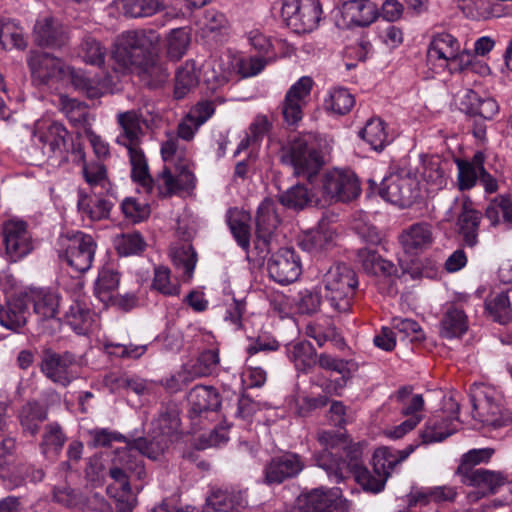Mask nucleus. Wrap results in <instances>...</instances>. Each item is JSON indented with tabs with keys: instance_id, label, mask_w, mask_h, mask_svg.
I'll use <instances>...</instances> for the list:
<instances>
[{
	"instance_id": "obj_12",
	"label": "nucleus",
	"mask_w": 512,
	"mask_h": 512,
	"mask_svg": "<svg viewBox=\"0 0 512 512\" xmlns=\"http://www.w3.org/2000/svg\"><path fill=\"white\" fill-rule=\"evenodd\" d=\"M75 363L74 354L68 351L57 353L46 348L42 352L40 371L53 383L66 387L74 379L72 368Z\"/></svg>"
},
{
	"instance_id": "obj_64",
	"label": "nucleus",
	"mask_w": 512,
	"mask_h": 512,
	"mask_svg": "<svg viewBox=\"0 0 512 512\" xmlns=\"http://www.w3.org/2000/svg\"><path fill=\"white\" fill-rule=\"evenodd\" d=\"M354 104V96L345 88L333 89L325 100L326 109L339 115L348 113Z\"/></svg>"
},
{
	"instance_id": "obj_52",
	"label": "nucleus",
	"mask_w": 512,
	"mask_h": 512,
	"mask_svg": "<svg viewBox=\"0 0 512 512\" xmlns=\"http://www.w3.org/2000/svg\"><path fill=\"white\" fill-rule=\"evenodd\" d=\"M332 497L320 489L301 495L297 499L299 512H331Z\"/></svg>"
},
{
	"instance_id": "obj_3",
	"label": "nucleus",
	"mask_w": 512,
	"mask_h": 512,
	"mask_svg": "<svg viewBox=\"0 0 512 512\" xmlns=\"http://www.w3.org/2000/svg\"><path fill=\"white\" fill-rule=\"evenodd\" d=\"M324 147L325 141L320 136L305 133L282 148L281 161L291 165L295 175L305 177L311 184L324 165Z\"/></svg>"
},
{
	"instance_id": "obj_36",
	"label": "nucleus",
	"mask_w": 512,
	"mask_h": 512,
	"mask_svg": "<svg viewBox=\"0 0 512 512\" xmlns=\"http://www.w3.org/2000/svg\"><path fill=\"white\" fill-rule=\"evenodd\" d=\"M47 408L37 401H28L22 405L18 412L17 418L24 434L35 436L41 424L47 419Z\"/></svg>"
},
{
	"instance_id": "obj_16",
	"label": "nucleus",
	"mask_w": 512,
	"mask_h": 512,
	"mask_svg": "<svg viewBox=\"0 0 512 512\" xmlns=\"http://www.w3.org/2000/svg\"><path fill=\"white\" fill-rule=\"evenodd\" d=\"M127 449H117L112 459V466L109 469V476L120 484L121 490L125 494L131 491L130 477L134 476L138 480H144L147 477L144 464L136 459L129 457Z\"/></svg>"
},
{
	"instance_id": "obj_42",
	"label": "nucleus",
	"mask_w": 512,
	"mask_h": 512,
	"mask_svg": "<svg viewBox=\"0 0 512 512\" xmlns=\"http://www.w3.org/2000/svg\"><path fill=\"white\" fill-rule=\"evenodd\" d=\"M509 293H512V288L507 291L492 293L485 301L486 311L494 321L500 324H506L512 320Z\"/></svg>"
},
{
	"instance_id": "obj_22",
	"label": "nucleus",
	"mask_w": 512,
	"mask_h": 512,
	"mask_svg": "<svg viewBox=\"0 0 512 512\" xmlns=\"http://www.w3.org/2000/svg\"><path fill=\"white\" fill-rule=\"evenodd\" d=\"M462 57L459 42L454 36L448 33H440L433 37L428 49L430 60H443L451 71H456L463 69L460 65Z\"/></svg>"
},
{
	"instance_id": "obj_32",
	"label": "nucleus",
	"mask_w": 512,
	"mask_h": 512,
	"mask_svg": "<svg viewBox=\"0 0 512 512\" xmlns=\"http://www.w3.org/2000/svg\"><path fill=\"white\" fill-rule=\"evenodd\" d=\"M27 315V303L21 296L0 303V325L8 330L18 332L26 324Z\"/></svg>"
},
{
	"instance_id": "obj_56",
	"label": "nucleus",
	"mask_w": 512,
	"mask_h": 512,
	"mask_svg": "<svg viewBox=\"0 0 512 512\" xmlns=\"http://www.w3.org/2000/svg\"><path fill=\"white\" fill-rule=\"evenodd\" d=\"M107 49L92 35H85L78 47V54L82 60L90 65L98 66L104 64Z\"/></svg>"
},
{
	"instance_id": "obj_51",
	"label": "nucleus",
	"mask_w": 512,
	"mask_h": 512,
	"mask_svg": "<svg viewBox=\"0 0 512 512\" xmlns=\"http://www.w3.org/2000/svg\"><path fill=\"white\" fill-rule=\"evenodd\" d=\"M127 150L132 166L131 175L133 180L139 182L146 188L147 192H150L154 184L149 174L147 160L141 146L128 148Z\"/></svg>"
},
{
	"instance_id": "obj_21",
	"label": "nucleus",
	"mask_w": 512,
	"mask_h": 512,
	"mask_svg": "<svg viewBox=\"0 0 512 512\" xmlns=\"http://www.w3.org/2000/svg\"><path fill=\"white\" fill-rule=\"evenodd\" d=\"M117 124L120 132L116 137V143L126 149L141 146L145 135L143 125L145 120L142 115L134 110L117 114Z\"/></svg>"
},
{
	"instance_id": "obj_34",
	"label": "nucleus",
	"mask_w": 512,
	"mask_h": 512,
	"mask_svg": "<svg viewBox=\"0 0 512 512\" xmlns=\"http://www.w3.org/2000/svg\"><path fill=\"white\" fill-rule=\"evenodd\" d=\"M104 192L100 191L98 194L94 192V195L79 192L77 206L82 217H86L90 221H99L109 217L113 204L102 196Z\"/></svg>"
},
{
	"instance_id": "obj_11",
	"label": "nucleus",
	"mask_w": 512,
	"mask_h": 512,
	"mask_svg": "<svg viewBox=\"0 0 512 512\" xmlns=\"http://www.w3.org/2000/svg\"><path fill=\"white\" fill-rule=\"evenodd\" d=\"M496 392L483 384H474L470 388V400L474 419L485 425L500 427L503 423L500 404Z\"/></svg>"
},
{
	"instance_id": "obj_7",
	"label": "nucleus",
	"mask_w": 512,
	"mask_h": 512,
	"mask_svg": "<svg viewBox=\"0 0 512 512\" xmlns=\"http://www.w3.org/2000/svg\"><path fill=\"white\" fill-rule=\"evenodd\" d=\"M160 37L155 30H132L122 33L112 53L114 61L123 69L131 68L149 54Z\"/></svg>"
},
{
	"instance_id": "obj_38",
	"label": "nucleus",
	"mask_w": 512,
	"mask_h": 512,
	"mask_svg": "<svg viewBox=\"0 0 512 512\" xmlns=\"http://www.w3.org/2000/svg\"><path fill=\"white\" fill-rule=\"evenodd\" d=\"M153 432L159 438H166L169 443L176 437L180 428L179 411L175 404L163 406L158 417L153 421Z\"/></svg>"
},
{
	"instance_id": "obj_48",
	"label": "nucleus",
	"mask_w": 512,
	"mask_h": 512,
	"mask_svg": "<svg viewBox=\"0 0 512 512\" xmlns=\"http://www.w3.org/2000/svg\"><path fill=\"white\" fill-rule=\"evenodd\" d=\"M60 110L73 126L90 128L88 106L75 98L66 95L60 97Z\"/></svg>"
},
{
	"instance_id": "obj_19",
	"label": "nucleus",
	"mask_w": 512,
	"mask_h": 512,
	"mask_svg": "<svg viewBox=\"0 0 512 512\" xmlns=\"http://www.w3.org/2000/svg\"><path fill=\"white\" fill-rule=\"evenodd\" d=\"M269 276L277 283L286 285L294 282L301 274L300 259L290 248L279 249L268 261Z\"/></svg>"
},
{
	"instance_id": "obj_23",
	"label": "nucleus",
	"mask_w": 512,
	"mask_h": 512,
	"mask_svg": "<svg viewBox=\"0 0 512 512\" xmlns=\"http://www.w3.org/2000/svg\"><path fill=\"white\" fill-rule=\"evenodd\" d=\"M139 62L140 63H135L127 70L136 72L144 85L149 88H158L168 80V68L152 51Z\"/></svg>"
},
{
	"instance_id": "obj_24",
	"label": "nucleus",
	"mask_w": 512,
	"mask_h": 512,
	"mask_svg": "<svg viewBox=\"0 0 512 512\" xmlns=\"http://www.w3.org/2000/svg\"><path fill=\"white\" fill-rule=\"evenodd\" d=\"M457 474L461 477L463 484L477 487L483 493L493 494L506 482V477L501 472L491 471L484 468L467 470L465 466L458 467Z\"/></svg>"
},
{
	"instance_id": "obj_1",
	"label": "nucleus",
	"mask_w": 512,
	"mask_h": 512,
	"mask_svg": "<svg viewBox=\"0 0 512 512\" xmlns=\"http://www.w3.org/2000/svg\"><path fill=\"white\" fill-rule=\"evenodd\" d=\"M413 451V445H409L403 450L378 448L373 454V472H370L363 465L360 447L355 444L348 447L344 445L343 456L340 457L341 480L351 474L365 491L378 493L384 489L385 483L395 467L405 461Z\"/></svg>"
},
{
	"instance_id": "obj_14",
	"label": "nucleus",
	"mask_w": 512,
	"mask_h": 512,
	"mask_svg": "<svg viewBox=\"0 0 512 512\" xmlns=\"http://www.w3.org/2000/svg\"><path fill=\"white\" fill-rule=\"evenodd\" d=\"M312 87V78L303 76L289 88L281 104L285 123L296 125L302 120L303 108L307 104Z\"/></svg>"
},
{
	"instance_id": "obj_15",
	"label": "nucleus",
	"mask_w": 512,
	"mask_h": 512,
	"mask_svg": "<svg viewBox=\"0 0 512 512\" xmlns=\"http://www.w3.org/2000/svg\"><path fill=\"white\" fill-rule=\"evenodd\" d=\"M188 402L193 425H200L203 419H208L222 407L221 397L212 386L196 385L188 394Z\"/></svg>"
},
{
	"instance_id": "obj_29",
	"label": "nucleus",
	"mask_w": 512,
	"mask_h": 512,
	"mask_svg": "<svg viewBox=\"0 0 512 512\" xmlns=\"http://www.w3.org/2000/svg\"><path fill=\"white\" fill-rule=\"evenodd\" d=\"M480 221L481 214L473 207L472 201L467 197L463 198L457 226L464 243L469 247L475 246L478 242Z\"/></svg>"
},
{
	"instance_id": "obj_17",
	"label": "nucleus",
	"mask_w": 512,
	"mask_h": 512,
	"mask_svg": "<svg viewBox=\"0 0 512 512\" xmlns=\"http://www.w3.org/2000/svg\"><path fill=\"white\" fill-rule=\"evenodd\" d=\"M304 467L305 463L302 457L293 452L273 457L264 467V483L279 485L298 476Z\"/></svg>"
},
{
	"instance_id": "obj_5",
	"label": "nucleus",
	"mask_w": 512,
	"mask_h": 512,
	"mask_svg": "<svg viewBox=\"0 0 512 512\" xmlns=\"http://www.w3.org/2000/svg\"><path fill=\"white\" fill-rule=\"evenodd\" d=\"M317 189L320 207L336 202H349L356 199L361 192L357 175L349 169H332L318 174L310 184Z\"/></svg>"
},
{
	"instance_id": "obj_53",
	"label": "nucleus",
	"mask_w": 512,
	"mask_h": 512,
	"mask_svg": "<svg viewBox=\"0 0 512 512\" xmlns=\"http://www.w3.org/2000/svg\"><path fill=\"white\" fill-rule=\"evenodd\" d=\"M66 436L58 423H49L44 428L40 444L42 453L47 458H55L62 450Z\"/></svg>"
},
{
	"instance_id": "obj_13",
	"label": "nucleus",
	"mask_w": 512,
	"mask_h": 512,
	"mask_svg": "<svg viewBox=\"0 0 512 512\" xmlns=\"http://www.w3.org/2000/svg\"><path fill=\"white\" fill-rule=\"evenodd\" d=\"M33 41L37 46L50 49H61L70 40L69 28L57 18L44 16L37 19L33 32Z\"/></svg>"
},
{
	"instance_id": "obj_61",
	"label": "nucleus",
	"mask_w": 512,
	"mask_h": 512,
	"mask_svg": "<svg viewBox=\"0 0 512 512\" xmlns=\"http://www.w3.org/2000/svg\"><path fill=\"white\" fill-rule=\"evenodd\" d=\"M0 43L4 47L24 49L27 41L23 29L13 20L0 19Z\"/></svg>"
},
{
	"instance_id": "obj_27",
	"label": "nucleus",
	"mask_w": 512,
	"mask_h": 512,
	"mask_svg": "<svg viewBox=\"0 0 512 512\" xmlns=\"http://www.w3.org/2000/svg\"><path fill=\"white\" fill-rule=\"evenodd\" d=\"M341 14L347 27H365L376 19V6L370 0H347L342 3Z\"/></svg>"
},
{
	"instance_id": "obj_44",
	"label": "nucleus",
	"mask_w": 512,
	"mask_h": 512,
	"mask_svg": "<svg viewBox=\"0 0 512 512\" xmlns=\"http://www.w3.org/2000/svg\"><path fill=\"white\" fill-rule=\"evenodd\" d=\"M117 8L131 18L150 17L164 8L162 0H117Z\"/></svg>"
},
{
	"instance_id": "obj_54",
	"label": "nucleus",
	"mask_w": 512,
	"mask_h": 512,
	"mask_svg": "<svg viewBox=\"0 0 512 512\" xmlns=\"http://www.w3.org/2000/svg\"><path fill=\"white\" fill-rule=\"evenodd\" d=\"M279 223L280 218L276 212L274 201L269 198L262 201L256 215V232L273 236Z\"/></svg>"
},
{
	"instance_id": "obj_20",
	"label": "nucleus",
	"mask_w": 512,
	"mask_h": 512,
	"mask_svg": "<svg viewBox=\"0 0 512 512\" xmlns=\"http://www.w3.org/2000/svg\"><path fill=\"white\" fill-rule=\"evenodd\" d=\"M27 64L34 81L38 84H48L52 80H59L64 74V62L47 52L31 51Z\"/></svg>"
},
{
	"instance_id": "obj_25",
	"label": "nucleus",
	"mask_w": 512,
	"mask_h": 512,
	"mask_svg": "<svg viewBox=\"0 0 512 512\" xmlns=\"http://www.w3.org/2000/svg\"><path fill=\"white\" fill-rule=\"evenodd\" d=\"M28 297L38 321L43 323L53 321L59 326L57 315L60 307V295L58 293L47 289H36L30 291Z\"/></svg>"
},
{
	"instance_id": "obj_50",
	"label": "nucleus",
	"mask_w": 512,
	"mask_h": 512,
	"mask_svg": "<svg viewBox=\"0 0 512 512\" xmlns=\"http://www.w3.org/2000/svg\"><path fill=\"white\" fill-rule=\"evenodd\" d=\"M199 82L197 68L194 61H186L176 72L174 97L184 98Z\"/></svg>"
},
{
	"instance_id": "obj_40",
	"label": "nucleus",
	"mask_w": 512,
	"mask_h": 512,
	"mask_svg": "<svg viewBox=\"0 0 512 512\" xmlns=\"http://www.w3.org/2000/svg\"><path fill=\"white\" fill-rule=\"evenodd\" d=\"M416 171L427 184L435 189H440L446 184L443 162L438 156L421 157Z\"/></svg>"
},
{
	"instance_id": "obj_10",
	"label": "nucleus",
	"mask_w": 512,
	"mask_h": 512,
	"mask_svg": "<svg viewBox=\"0 0 512 512\" xmlns=\"http://www.w3.org/2000/svg\"><path fill=\"white\" fill-rule=\"evenodd\" d=\"M322 8L317 0H283L281 16L296 33H309L318 27Z\"/></svg>"
},
{
	"instance_id": "obj_46",
	"label": "nucleus",
	"mask_w": 512,
	"mask_h": 512,
	"mask_svg": "<svg viewBox=\"0 0 512 512\" xmlns=\"http://www.w3.org/2000/svg\"><path fill=\"white\" fill-rule=\"evenodd\" d=\"M485 217L490 221L491 226L504 224L507 228L512 227V202L506 196H497L488 204Z\"/></svg>"
},
{
	"instance_id": "obj_9",
	"label": "nucleus",
	"mask_w": 512,
	"mask_h": 512,
	"mask_svg": "<svg viewBox=\"0 0 512 512\" xmlns=\"http://www.w3.org/2000/svg\"><path fill=\"white\" fill-rule=\"evenodd\" d=\"M379 195L393 205L410 207L421 197L419 181L410 170L400 169L382 180Z\"/></svg>"
},
{
	"instance_id": "obj_58",
	"label": "nucleus",
	"mask_w": 512,
	"mask_h": 512,
	"mask_svg": "<svg viewBox=\"0 0 512 512\" xmlns=\"http://www.w3.org/2000/svg\"><path fill=\"white\" fill-rule=\"evenodd\" d=\"M482 158V154H477L472 163L457 160L458 186L460 190H468L475 185L480 176V169L483 168Z\"/></svg>"
},
{
	"instance_id": "obj_63",
	"label": "nucleus",
	"mask_w": 512,
	"mask_h": 512,
	"mask_svg": "<svg viewBox=\"0 0 512 512\" xmlns=\"http://www.w3.org/2000/svg\"><path fill=\"white\" fill-rule=\"evenodd\" d=\"M223 409L225 417H234L241 420H248L257 411L258 405L255 401L247 396L235 395V402L226 403Z\"/></svg>"
},
{
	"instance_id": "obj_26",
	"label": "nucleus",
	"mask_w": 512,
	"mask_h": 512,
	"mask_svg": "<svg viewBox=\"0 0 512 512\" xmlns=\"http://www.w3.org/2000/svg\"><path fill=\"white\" fill-rule=\"evenodd\" d=\"M434 240L431 224L419 222L411 225L403 231L400 242L404 251L411 255H417L428 249Z\"/></svg>"
},
{
	"instance_id": "obj_62",
	"label": "nucleus",
	"mask_w": 512,
	"mask_h": 512,
	"mask_svg": "<svg viewBox=\"0 0 512 512\" xmlns=\"http://www.w3.org/2000/svg\"><path fill=\"white\" fill-rule=\"evenodd\" d=\"M151 286L164 296L180 294V284L176 278H171V271L166 266H156L154 268V278Z\"/></svg>"
},
{
	"instance_id": "obj_41",
	"label": "nucleus",
	"mask_w": 512,
	"mask_h": 512,
	"mask_svg": "<svg viewBox=\"0 0 512 512\" xmlns=\"http://www.w3.org/2000/svg\"><path fill=\"white\" fill-rule=\"evenodd\" d=\"M287 354L295 368L300 372L308 373L316 364V350L308 341H299L289 345Z\"/></svg>"
},
{
	"instance_id": "obj_18",
	"label": "nucleus",
	"mask_w": 512,
	"mask_h": 512,
	"mask_svg": "<svg viewBox=\"0 0 512 512\" xmlns=\"http://www.w3.org/2000/svg\"><path fill=\"white\" fill-rule=\"evenodd\" d=\"M5 253L11 262L27 256L32 250L31 235L23 221L10 220L3 227Z\"/></svg>"
},
{
	"instance_id": "obj_59",
	"label": "nucleus",
	"mask_w": 512,
	"mask_h": 512,
	"mask_svg": "<svg viewBox=\"0 0 512 512\" xmlns=\"http://www.w3.org/2000/svg\"><path fill=\"white\" fill-rule=\"evenodd\" d=\"M120 276L117 272L104 268L99 272L95 294L104 303L111 301L119 286Z\"/></svg>"
},
{
	"instance_id": "obj_4",
	"label": "nucleus",
	"mask_w": 512,
	"mask_h": 512,
	"mask_svg": "<svg viewBox=\"0 0 512 512\" xmlns=\"http://www.w3.org/2000/svg\"><path fill=\"white\" fill-rule=\"evenodd\" d=\"M324 293V301L335 313L351 310L358 287L356 272L345 263L332 265L323 275L319 284Z\"/></svg>"
},
{
	"instance_id": "obj_57",
	"label": "nucleus",
	"mask_w": 512,
	"mask_h": 512,
	"mask_svg": "<svg viewBox=\"0 0 512 512\" xmlns=\"http://www.w3.org/2000/svg\"><path fill=\"white\" fill-rule=\"evenodd\" d=\"M323 299L324 293L319 286L318 290H300L293 298V303L299 314L312 315L319 311Z\"/></svg>"
},
{
	"instance_id": "obj_8",
	"label": "nucleus",
	"mask_w": 512,
	"mask_h": 512,
	"mask_svg": "<svg viewBox=\"0 0 512 512\" xmlns=\"http://www.w3.org/2000/svg\"><path fill=\"white\" fill-rule=\"evenodd\" d=\"M58 256L75 271H88L93 263L97 244L94 238L82 231L61 235L58 239Z\"/></svg>"
},
{
	"instance_id": "obj_60",
	"label": "nucleus",
	"mask_w": 512,
	"mask_h": 512,
	"mask_svg": "<svg viewBox=\"0 0 512 512\" xmlns=\"http://www.w3.org/2000/svg\"><path fill=\"white\" fill-rule=\"evenodd\" d=\"M171 258L177 268H182L184 276L191 279L196 263L197 254L189 243H183L171 250Z\"/></svg>"
},
{
	"instance_id": "obj_31",
	"label": "nucleus",
	"mask_w": 512,
	"mask_h": 512,
	"mask_svg": "<svg viewBox=\"0 0 512 512\" xmlns=\"http://www.w3.org/2000/svg\"><path fill=\"white\" fill-rule=\"evenodd\" d=\"M317 189H313L309 182L305 184H296L285 192L279 194V202L289 209L302 210L308 206L320 207L317 197Z\"/></svg>"
},
{
	"instance_id": "obj_35",
	"label": "nucleus",
	"mask_w": 512,
	"mask_h": 512,
	"mask_svg": "<svg viewBox=\"0 0 512 512\" xmlns=\"http://www.w3.org/2000/svg\"><path fill=\"white\" fill-rule=\"evenodd\" d=\"M169 444L168 439L159 438L155 435L152 440L144 437L128 440L127 445L122 449H127L129 451V457L136 458L143 463L141 456L157 460L168 448Z\"/></svg>"
},
{
	"instance_id": "obj_49",
	"label": "nucleus",
	"mask_w": 512,
	"mask_h": 512,
	"mask_svg": "<svg viewBox=\"0 0 512 512\" xmlns=\"http://www.w3.org/2000/svg\"><path fill=\"white\" fill-rule=\"evenodd\" d=\"M93 312L88 305L75 301L66 312V319L71 328L79 335L86 334L93 322Z\"/></svg>"
},
{
	"instance_id": "obj_30",
	"label": "nucleus",
	"mask_w": 512,
	"mask_h": 512,
	"mask_svg": "<svg viewBox=\"0 0 512 512\" xmlns=\"http://www.w3.org/2000/svg\"><path fill=\"white\" fill-rule=\"evenodd\" d=\"M357 260L363 270L372 276L389 278L397 275L396 265L383 258L376 250L371 248H362L357 252Z\"/></svg>"
},
{
	"instance_id": "obj_6",
	"label": "nucleus",
	"mask_w": 512,
	"mask_h": 512,
	"mask_svg": "<svg viewBox=\"0 0 512 512\" xmlns=\"http://www.w3.org/2000/svg\"><path fill=\"white\" fill-rule=\"evenodd\" d=\"M161 154L164 161H173L175 157H178L180 161L175 164L173 170L165 166L159 174V193L163 196H171L180 191L194 188L195 177L189 169L188 160L181 157L177 136L168 134L167 140L162 143Z\"/></svg>"
},
{
	"instance_id": "obj_2",
	"label": "nucleus",
	"mask_w": 512,
	"mask_h": 512,
	"mask_svg": "<svg viewBox=\"0 0 512 512\" xmlns=\"http://www.w3.org/2000/svg\"><path fill=\"white\" fill-rule=\"evenodd\" d=\"M31 141L41 149L52 166H62L70 159L73 162L84 159L81 143H75L66 127L58 121L37 120L33 126Z\"/></svg>"
},
{
	"instance_id": "obj_33",
	"label": "nucleus",
	"mask_w": 512,
	"mask_h": 512,
	"mask_svg": "<svg viewBox=\"0 0 512 512\" xmlns=\"http://www.w3.org/2000/svg\"><path fill=\"white\" fill-rule=\"evenodd\" d=\"M461 110L472 117L491 120L499 111V105L491 97H480L475 91L467 90L461 102Z\"/></svg>"
},
{
	"instance_id": "obj_55",
	"label": "nucleus",
	"mask_w": 512,
	"mask_h": 512,
	"mask_svg": "<svg viewBox=\"0 0 512 512\" xmlns=\"http://www.w3.org/2000/svg\"><path fill=\"white\" fill-rule=\"evenodd\" d=\"M75 163L82 165L83 176L93 189L100 187L106 194H109L111 183L107 177V170L103 163L99 161L87 163L85 158L83 161Z\"/></svg>"
},
{
	"instance_id": "obj_47",
	"label": "nucleus",
	"mask_w": 512,
	"mask_h": 512,
	"mask_svg": "<svg viewBox=\"0 0 512 512\" xmlns=\"http://www.w3.org/2000/svg\"><path fill=\"white\" fill-rule=\"evenodd\" d=\"M359 136L375 151H382L390 143L385 123L380 118L369 119L359 131Z\"/></svg>"
},
{
	"instance_id": "obj_45",
	"label": "nucleus",
	"mask_w": 512,
	"mask_h": 512,
	"mask_svg": "<svg viewBox=\"0 0 512 512\" xmlns=\"http://www.w3.org/2000/svg\"><path fill=\"white\" fill-rule=\"evenodd\" d=\"M191 43V33L188 27L170 30L165 38L166 54L173 61L180 60L187 52Z\"/></svg>"
},
{
	"instance_id": "obj_37",
	"label": "nucleus",
	"mask_w": 512,
	"mask_h": 512,
	"mask_svg": "<svg viewBox=\"0 0 512 512\" xmlns=\"http://www.w3.org/2000/svg\"><path fill=\"white\" fill-rule=\"evenodd\" d=\"M468 329V319L464 310L452 304L448 306L440 321V335L452 339L461 337Z\"/></svg>"
},
{
	"instance_id": "obj_39",
	"label": "nucleus",
	"mask_w": 512,
	"mask_h": 512,
	"mask_svg": "<svg viewBox=\"0 0 512 512\" xmlns=\"http://www.w3.org/2000/svg\"><path fill=\"white\" fill-rule=\"evenodd\" d=\"M456 430L452 418L442 414H435L430 417L421 432L423 443L440 442L452 435Z\"/></svg>"
},
{
	"instance_id": "obj_43",
	"label": "nucleus",
	"mask_w": 512,
	"mask_h": 512,
	"mask_svg": "<svg viewBox=\"0 0 512 512\" xmlns=\"http://www.w3.org/2000/svg\"><path fill=\"white\" fill-rule=\"evenodd\" d=\"M250 215L237 208L227 212V223L238 245L244 250L250 246Z\"/></svg>"
},
{
	"instance_id": "obj_28",
	"label": "nucleus",
	"mask_w": 512,
	"mask_h": 512,
	"mask_svg": "<svg viewBox=\"0 0 512 512\" xmlns=\"http://www.w3.org/2000/svg\"><path fill=\"white\" fill-rule=\"evenodd\" d=\"M233 71L229 55L211 58L202 66L203 81L208 89L215 91L229 81Z\"/></svg>"
}]
</instances>
